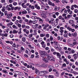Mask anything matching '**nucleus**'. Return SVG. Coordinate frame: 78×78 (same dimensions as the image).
Returning a JSON list of instances; mask_svg holds the SVG:
<instances>
[{"label":"nucleus","instance_id":"nucleus-1","mask_svg":"<svg viewBox=\"0 0 78 78\" xmlns=\"http://www.w3.org/2000/svg\"><path fill=\"white\" fill-rule=\"evenodd\" d=\"M40 54V56L42 58H44V57H47V58L49 60L50 58H51V55L50 54L47 55V53L44 51H39Z\"/></svg>","mask_w":78,"mask_h":78},{"label":"nucleus","instance_id":"nucleus-2","mask_svg":"<svg viewBox=\"0 0 78 78\" xmlns=\"http://www.w3.org/2000/svg\"><path fill=\"white\" fill-rule=\"evenodd\" d=\"M29 64L30 65H30H28L27 64V63H24V66H25V67H27H27L28 69L29 68H30V69H31V68H32V65L33 66L34 64H33L32 63H29Z\"/></svg>","mask_w":78,"mask_h":78},{"label":"nucleus","instance_id":"nucleus-3","mask_svg":"<svg viewBox=\"0 0 78 78\" xmlns=\"http://www.w3.org/2000/svg\"><path fill=\"white\" fill-rule=\"evenodd\" d=\"M69 23L72 27H74L75 25L74 24L75 21L72 20H69Z\"/></svg>","mask_w":78,"mask_h":78},{"label":"nucleus","instance_id":"nucleus-4","mask_svg":"<svg viewBox=\"0 0 78 78\" xmlns=\"http://www.w3.org/2000/svg\"><path fill=\"white\" fill-rule=\"evenodd\" d=\"M53 54L54 55H56L59 58H61V55H60V53L59 52H57L56 51H55L53 53Z\"/></svg>","mask_w":78,"mask_h":78},{"label":"nucleus","instance_id":"nucleus-5","mask_svg":"<svg viewBox=\"0 0 78 78\" xmlns=\"http://www.w3.org/2000/svg\"><path fill=\"white\" fill-rule=\"evenodd\" d=\"M12 16V13H8L7 15V18L8 19H11V17Z\"/></svg>","mask_w":78,"mask_h":78},{"label":"nucleus","instance_id":"nucleus-6","mask_svg":"<svg viewBox=\"0 0 78 78\" xmlns=\"http://www.w3.org/2000/svg\"><path fill=\"white\" fill-rule=\"evenodd\" d=\"M34 7L37 9L39 10L40 9V7L37 4L34 5Z\"/></svg>","mask_w":78,"mask_h":78},{"label":"nucleus","instance_id":"nucleus-7","mask_svg":"<svg viewBox=\"0 0 78 78\" xmlns=\"http://www.w3.org/2000/svg\"><path fill=\"white\" fill-rule=\"evenodd\" d=\"M43 19H46L47 18V16L44 13H42L41 15Z\"/></svg>","mask_w":78,"mask_h":78},{"label":"nucleus","instance_id":"nucleus-8","mask_svg":"<svg viewBox=\"0 0 78 78\" xmlns=\"http://www.w3.org/2000/svg\"><path fill=\"white\" fill-rule=\"evenodd\" d=\"M48 4L49 5H51L52 6H55V3H52L51 2V1H49L48 2Z\"/></svg>","mask_w":78,"mask_h":78},{"label":"nucleus","instance_id":"nucleus-9","mask_svg":"<svg viewBox=\"0 0 78 78\" xmlns=\"http://www.w3.org/2000/svg\"><path fill=\"white\" fill-rule=\"evenodd\" d=\"M33 21L31 20H30L29 21H28L27 23V25H31V24L32 23Z\"/></svg>","mask_w":78,"mask_h":78},{"label":"nucleus","instance_id":"nucleus-10","mask_svg":"<svg viewBox=\"0 0 78 78\" xmlns=\"http://www.w3.org/2000/svg\"><path fill=\"white\" fill-rule=\"evenodd\" d=\"M77 36V33L76 32H75L74 33L71 34V36H73V37H75Z\"/></svg>","mask_w":78,"mask_h":78},{"label":"nucleus","instance_id":"nucleus-11","mask_svg":"<svg viewBox=\"0 0 78 78\" xmlns=\"http://www.w3.org/2000/svg\"><path fill=\"white\" fill-rule=\"evenodd\" d=\"M49 60L51 61H55V59L53 56H51V58Z\"/></svg>","mask_w":78,"mask_h":78},{"label":"nucleus","instance_id":"nucleus-12","mask_svg":"<svg viewBox=\"0 0 78 78\" xmlns=\"http://www.w3.org/2000/svg\"><path fill=\"white\" fill-rule=\"evenodd\" d=\"M35 73L37 74V75H39V74H40V72H39V70L37 69H35Z\"/></svg>","mask_w":78,"mask_h":78},{"label":"nucleus","instance_id":"nucleus-13","mask_svg":"<svg viewBox=\"0 0 78 78\" xmlns=\"http://www.w3.org/2000/svg\"><path fill=\"white\" fill-rule=\"evenodd\" d=\"M37 19H39V21L41 22V23H43V22H44V19H41L40 17L37 18Z\"/></svg>","mask_w":78,"mask_h":78},{"label":"nucleus","instance_id":"nucleus-14","mask_svg":"<svg viewBox=\"0 0 78 78\" xmlns=\"http://www.w3.org/2000/svg\"><path fill=\"white\" fill-rule=\"evenodd\" d=\"M20 50L22 52H24V51H25V48H24L23 47L21 46L20 47Z\"/></svg>","mask_w":78,"mask_h":78},{"label":"nucleus","instance_id":"nucleus-15","mask_svg":"<svg viewBox=\"0 0 78 78\" xmlns=\"http://www.w3.org/2000/svg\"><path fill=\"white\" fill-rule=\"evenodd\" d=\"M25 5V3H23L21 4V6H22L23 8H27V5Z\"/></svg>","mask_w":78,"mask_h":78},{"label":"nucleus","instance_id":"nucleus-16","mask_svg":"<svg viewBox=\"0 0 78 78\" xmlns=\"http://www.w3.org/2000/svg\"><path fill=\"white\" fill-rule=\"evenodd\" d=\"M67 11L69 14H72V11H70V9H67Z\"/></svg>","mask_w":78,"mask_h":78},{"label":"nucleus","instance_id":"nucleus-17","mask_svg":"<svg viewBox=\"0 0 78 78\" xmlns=\"http://www.w3.org/2000/svg\"><path fill=\"white\" fill-rule=\"evenodd\" d=\"M54 48L56 50H58L59 49V48H58V45L57 44H55Z\"/></svg>","mask_w":78,"mask_h":78},{"label":"nucleus","instance_id":"nucleus-18","mask_svg":"<svg viewBox=\"0 0 78 78\" xmlns=\"http://www.w3.org/2000/svg\"><path fill=\"white\" fill-rule=\"evenodd\" d=\"M18 33V31H16V30H13V34H16V33Z\"/></svg>","mask_w":78,"mask_h":78},{"label":"nucleus","instance_id":"nucleus-19","mask_svg":"<svg viewBox=\"0 0 78 78\" xmlns=\"http://www.w3.org/2000/svg\"><path fill=\"white\" fill-rule=\"evenodd\" d=\"M38 18V17H37V16H33L32 17V19H34V20H35V19H37Z\"/></svg>","mask_w":78,"mask_h":78},{"label":"nucleus","instance_id":"nucleus-20","mask_svg":"<svg viewBox=\"0 0 78 78\" xmlns=\"http://www.w3.org/2000/svg\"><path fill=\"white\" fill-rule=\"evenodd\" d=\"M2 72L4 73H8V72H7V71L5 70V69H3L2 70Z\"/></svg>","mask_w":78,"mask_h":78},{"label":"nucleus","instance_id":"nucleus-21","mask_svg":"<svg viewBox=\"0 0 78 78\" xmlns=\"http://www.w3.org/2000/svg\"><path fill=\"white\" fill-rule=\"evenodd\" d=\"M46 8L47 9H50V8L49 6L48 5V4H46Z\"/></svg>","mask_w":78,"mask_h":78},{"label":"nucleus","instance_id":"nucleus-22","mask_svg":"<svg viewBox=\"0 0 78 78\" xmlns=\"http://www.w3.org/2000/svg\"><path fill=\"white\" fill-rule=\"evenodd\" d=\"M35 66L38 67H42L41 65L38 64H35Z\"/></svg>","mask_w":78,"mask_h":78},{"label":"nucleus","instance_id":"nucleus-23","mask_svg":"<svg viewBox=\"0 0 78 78\" xmlns=\"http://www.w3.org/2000/svg\"><path fill=\"white\" fill-rule=\"evenodd\" d=\"M43 75L47 73H48V71L47 70L43 71Z\"/></svg>","mask_w":78,"mask_h":78},{"label":"nucleus","instance_id":"nucleus-24","mask_svg":"<svg viewBox=\"0 0 78 78\" xmlns=\"http://www.w3.org/2000/svg\"><path fill=\"white\" fill-rule=\"evenodd\" d=\"M66 67V63H63L62 65V68L63 67Z\"/></svg>","mask_w":78,"mask_h":78},{"label":"nucleus","instance_id":"nucleus-25","mask_svg":"<svg viewBox=\"0 0 78 78\" xmlns=\"http://www.w3.org/2000/svg\"><path fill=\"white\" fill-rule=\"evenodd\" d=\"M72 28H71L70 27V26H68V27H67V29L68 30H69V31H70L72 30Z\"/></svg>","mask_w":78,"mask_h":78},{"label":"nucleus","instance_id":"nucleus-26","mask_svg":"<svg viewBox=\"0 0 78 78\" xmlns=\"http://www.w3.org/2000/svg\"><path fill=\"white\" fill-rule=\"evenodd\" d=\"M29 52L30 53H28V51L27 50H26L25 51V53H27V54H28V55H30V53H31V52L29 51Z\"/></svg>","mask_w":78,"mask_h":78},{"label":"nucleus","instance_id":"nucleus-27","mask_svg":"<svg viewBox=\"0 0 78 78\" xmlns=\"http://www.w3.org/2000/svg\"><path fill=\"white\" fill-rule=\"evenodd\" d=\"M22 14H26L27 13V11L26 10H24L22 12Z\"/></svg>","mask_w":78,"mask_h":78},{"label":"nucleus","instance_id":"nucleus-28","mask_svg":"<svg viewBox=\"0 0 78 78\" xmlns=\"http://www.w3.org/2000/svg\"><path fill=\"white\" fill-rule=\"evenodd\" d=\"M21 69L22 70H24L25 71L26 69H27V68L23 66H22L21 67Z\"/></svg>","mask_w":78,"mask_h":78},{"label":"nucleus","instance_id":"nucleus-29","mask_svg":"<svg viewBox=\"0 0 78 78\" xmlns=\"http://www.w3.org/2000/svg\"><path fill=\"white\" fill-rule=\"evenodd\" d=\"M55 76H57L58 77V76H59V73H58V71H57L56 72V73L55 74Z\"/></svg>","mask_w":78,"mask_h":78},{"label":"nucleus","instance_id":"nucleus-30","mask_svg":"<svg viewBox=\"0 0 78 78\" xmlns=\"http://www.w3.org/2000/svg\"><path fill=\"white\" fill-rule=\"evenodd\" d=\"M12 27L13 28H15V29H18V27H16V26L15 25H13Z\"/></svg>","mask_w":78,"mask_h":78},{"label":"nucleus","instance_id":"nucleus-31","mask_svg":"<svg viewBox=\"0 0 78 78\" xmlns=\"http://www.w3.org/2000/svg\"><path fill=\"white\" fill-rule=\"evenodd\" d=\"M48 67L49 69H53L54 68V67L52 66H48Z\"/></svg>","mask_w":78,"mask_h":78},{"label":"nucleus","instance_id":"nucleus-32","mask_svg":"<svg viewBox=\"0 0 78 78\" xmlns=\"http://www.w3.org/2000/svg\"><path fill=\"white\" fill-rule=\"evenodd\" d=\"M50 39L51 41H52L53 40V37L52 36H50Z\"/></svg>","mask_w":78,"mask_h":78},{"label":"nucleus","instance_id":"nucleus-33","mask_svg":"<svg viewBox=\"0 0 78 78\" xmlns=\"http://www.w3.org/2000/svg\"><path fill=\"white\" fill-rule=\"evenodd\" d=\"M48 77L49 78H54V76L51 75H49Z\"/></svg>","mask_w":78,"mask_h":78},{"label":"nucleus","instance_id":"nucleus-34","mask_svg":"<svg viewBox=\"0 0 78 78\" xmlns=\"http://www.w3.org/2000/svg\"><path fill=\"white\" fill-rule=\"evenodd\" d=\"M62 19V20H63L62 21V22H63L64 23H66V21L64 20H65V19L64 18V17H63L62 18V19Z\"/></svg>","mask_w":78,"mask_h":78},{"label":"nucleus","instance_id":"nucleus-35","mask_svg":"<svg viewBox=\"0 0 78 78\" xmlns=\"http://www.w3.org/2000/svg\"><path fill=\"white\" fill-rule=\"evenodd\" d=\"M33 36V34H30L28 36V37L29 38H31Z\"/></svg>","mask_w":78,"mask_h":78},{"label":"nucleus","instance_id":"nucleus-36","mask_svg":"<svg viewBox=\"0 0 78 78\" xmlns=\"http://www.w3.org/2000/svg\"><path fill=\"white\" fill-rule=\"evenodd\" d=\"M20 44L21 45H25V43L22 41L20 42Z\"/></svg>","mask_w":78,"mask_h":78},{"label":"nucleus","instance_id":"nucleus-37","mask_svg":"<svg viewBox=\"0 0 78 78\" xmlns=\"http://www.w3.org/2000/svg\"><path fill=\"white\" fill-rule=\"evenodd\" d=\"M40 75L41 76H43V75H44V74L43 73V72L42 71H41L40 72Z\"/></svg>","mask_w":78,"mask_h":78},{"label":"nucleus","instance_id":"nucleus-38","mask_svg":"<svg viewBox=\"0 0 78 78\" xmlns=\"http://www.w3.org/2000/svg\"><path fill=\"white\" fill-rule=\"evenodd\" d=\"M44 36H45V34H40V36L41 37H44Z\"/></svg>","mask_w":78,"mask_h":78},{"label":"nucleus","instance_id":"nucleus-39","mask_svg":"<svg viewBox=\"0 0 78 78\" xmlns=\"http://www.w3.org/2000/svg\"><path fill=\"white\" fill-rule=\"evenodd\" d=\"M46 37L47 38H48V37H50V34H46Z\"/></svg>","mask_w":78,"mask_h":78},{"label":"nucleus","instance_id":"nucleus-40","mask_svg":"<svg viewBox=\"0 0 78 78\" xmlns=\"http://www.w3.org/2000/svg\"><path fill=\"white\" fill-rule=\"evenodd\" d=\"M63 70H65L66 71H67V72H69L70 71H69V70H68L67 69V68H64L63 69Z\"/></svg>","mask_w":78,"mask_h":78},{"label":"nucleus","instance_id":"nucleus-41","mask_svg":"<svg viewBox=\"0 0 78 78\" xmlns=\"http://www.w3.org/2000/svg\"><path fill=\"white\" fill-rule=\"evenodd\" d=\"M22 41L23 42H25V41H26V39H25V37H23L22 38Z\"/></svg>","mask_w":78,"mask_h":78},{"label":"nucleus","instance_id":"nucleus-42","mask_svg":"<svg viewBox=\"0 0 78 78\" xmlns=\"http://www.w3.org/2000/svg\"><path fill=\"white\" fill-rule=\"evenodd\" d=\"M44 62H48V59L45 58V60L44 61Z\"/></svg>","mask_w":78,"mask_h":78},{"label":"nucleus","instance_id":"nucleus-43","mask_svg":"<svg viewBox=\"0 0 78 78\" xmlns=\"http://www.w3.org/2000/svg\"><path fill=\"white\" fill-rule=\"evenodd\" d=\"M12 47H15V48H17V47H16V43H14L12 45Z\"/></svg>","mask_w":78,"mask_h":78},{"label":"nucleus","instance_id":"nucleus-44","mask_svg":"<svg viewBox=\"0 0 78 78\" xmlns=\"http://www.w3.org/2000/svg\"><path fill=\"white\" fill-rule=\"evenodd\" d=\"M2 12H4L5 11V7H2Z\"/></svg>","mask_w":78,"mask_h":78},{"label":"nucleus","instance_id":"nucleus-45","mask_svg":"<svg viewBox=\"0 0 78 78\" xmlns=\"http://www.w3.org/2000/svg\"><path fill=\"white\" fill-rule=\"evenodd\" d=\"M13 4L14 6H16L17 5V3L14 2L13 3Z\"/></svg>","mask_w":78,"mask_h":78},{"label":"nucleus","instance_id":"nucleus-46","mask_svg":"<svg viewBox=\"0 0 78 78\" xmlns=\"http://www.w3.org/2000/svg\"><path fill=\"white\" fill-rule=\"evenodd\" d=\"M76 44H77V42H76V41L73 42V45H74V46L75 45H76Z\"/></svg>","mask_w":78,"mask_h":78},{"label":"nucleus","instance_id":"nucleus-47","mask_svg":"<svg viewBox=\"0 0 78 78\" xmlns=\"http://www.w3.org/2000/svg\"><path fill=\"white\" fill-rule=\"evenodd\" d=\"M63 36L65 37H68V35H67V34H64Z\"/></svg>","mask_w":78,"mask_h":78},{"label":"nucleus","instance_id":"nucleus-48","mask_svg":"<svg viewBox=\"0 0 78 78\" xmlns=\"http://www.w3.org/2000/svg\"><path fill=\"white\" fill-rule=\"evenodd\" d=\"M64 29H65L64 27H61L60 28V30H64Z\"/></svg>","mask_w":78,"mask_h":78},{"label":"nucleus","instance_id":"nucleus-49","mask_svg":"<svg viewBox=\"0 0 78 78\" xmlns=\"http://www.w3.org/2000/svg\"><path fill=\"white\" fill-rule=\"evenodd\" d=\"M74 12L75 13H78V10L77 9H75L74 11Z\"/></svg>","mask_w":78,"mask_h":78},{"label":"nucleus","instance_id":"nucleus-50","mask_svg":"<svg viewBox=\"0 0 78 78\" xmlns=\"http://www.w3.org/2000/svg\"><path fill=\"white\" fill-rule=\"evenodd\" d=\"M46 42H50V39H48L46 40Z\"/></svg>","mask_w":78,"mask_h":78},{"label":"nucleus","instance_id":"nucleus-51","mask_svg":"<svg viewBox=\"0 0 78 78\" xmlns=\"http://www.w3.org/2000/svg\"><path fill=\"white\" fill-rule=\"evenodd\" d=\"M74 9V8L73 7V5H72V6L71 7V10H73Z\"/></svg>","mask_w":78,"mask_h":78},{"label":"nucleus","instance_id":"nucleus-52","mask_svg":"<svg viewBox=\"0 0 78 78\" xmlns=\"http://www.w3.org/2000/svg\"><path fill=\"white\" fill-rule=\"evenodd\" d=\"M24 56L26 58H28V56L26 54H25L24 55Z\"/></svg>","mask_w":78,"mask_h":78},{"label":"nucleus","instance_id":"nucleus-53","mask_svg":"<svg viewBox=\"0 0 78 78\" xmlns=\"http://www.w3.org/2000/svg\"><path fill=\"white\" fill-rule=\"evenodd\" d=\"M38 41V42H41V41H42V38H39Z\"/></svg>","mask_w":78,"mask_h":78},{"label":"nucleus","instance_id":"nucleus-54","mask_svg":"<svg viewBox=\"0 0 78 78\" xmlns=\"http://www.w3.org/2000/svg\"><path fill=\"white\" fill-rule=\"evenodd\" d=\"M24 74L26 76H28V74L24 72Z\"/></svg>","mask_w":78,"mask_h":78},{"label":"nucleus","instance_id":"nucleus-55","mask_svg":"<svg viewBox=\"0 0 78 78\" xmlns=\"http://www.w3.org/2000/svg\"><path fill=\"white\" fill-rule=\"evenodd\" d=\"M1 2L2 3H5V0H1Z\"/></svg>","mask_w":78,"mask_h":78},{"label":"nucleus","instance_id":"nucleus-56","mask_svg":"<svg viewBox=\"0 0 78 78\" xmlns=\"http://www.w3.org/2000/svg\"><path fill=\"white\" fill-rule=\"evenodd\" d=\"M4 14L5 16H7V14H8V13H7V11H4Z\"/></svg>","mask_w":78,"mask_h":78},{"label":"nucleus","instance_id":"nucleus-57","mask_svg":"<svg viewBox=\"0 0 78 78\" xmlns=\"http://www.w3.org/2000/svg\"><path fill=\"white\" fill-rule=\"evenodd\" d=\"M42 47H43V48H45L46 47V44H43L42 45Z\"/></svg>","mask_w":78,"mask_h":78},{"label":"nucleus","instance_id":"nucleus-58","mask_svg":"<svg viewBox=\"0 0 78 78\" xmlns=\"http://www.w3.org/2000/svg\"><path fill=\"white\" fill-rule=\"evenodd\" d=\"M69 47H73L74 46L73 44H69Z\"/></svg>","mask_w":78,"mask_h":78},{"label":"nucleus","instance_id":"nucleus-59","mask_svg":"<svg viewBox=\"0 0 78 78\" xmlns=\"http://www.w3.org/2000/svg\"><path fill=\"white\" fill-rule=\"evenodd\" d=\"M14 36L13 35V34H11L10 35V37L11 38H12L13 37H14Z\"/></svg>","mask_w":78,"mask_h":78},{"label":"nucleus","instance_id":"nucleus-60","mask_svg":"<svg viewBox=\"0 0 78 78\" xmlns=\"http://www.w3.org/2000/svg\"><path fill=\"white\" fill-rule=\"evenodd\" d=\"M20 9H21L20 7H17V9H18L19 11H20Z\"/></svg>","mask_w":78,"mask_h":78},{"label":"nucleus","instance_id":"nucleus-61","mask_svg":"<svg viewBox=\"0 0 78 78\" xmlns=\"http://www.w3.org/2000/svg\"><path fill=\"white\" fill-rule=\"evenodd\" d=\"M43 67H47V65L45 64H43Z\"/></svg>","mask_w":78,"mask_h":78},{"label":"nucleus","instance_id":"nucleus-62","mask_svg":"<svg viewBox=\"0 0 78 78\" xmlns=\"http://www.w3.org/2000/svg\"><path fill=\"white\" fill-rule=\"evenodd\" d=\"M26 27V26L25 25H23L22 26V27L23 28H25V27Z\"/></svg>","mask_w":78,"mask_h":78},{"label":"nucleus","instance_id":"nucleus-63","mask_svg":"<svg viewBox=\"0 0 78 78\" xmlns=\"http://www.w3.org/2000/svg\"><path fill=\"white\" fill-rule=\"evenodd\" d=\"M34 6L32 5L31 7V9H34Z\"/></svg>","mask_w":78,"mask_h":78},{"label":"nucleus","instance_id":"nucleus-64","mask_svg":"<svg viewBox=\"0 0 78 78\" xmlns=\"http://www.w3.org/2000/svg\"><path fill=\"white\" fill-rule=\"evenodd\" d=\"M45 44V42L44 41H42L41 43V45H44Z\"/></svg>","mask_w":78,"mask_h":78}]
</instances>
